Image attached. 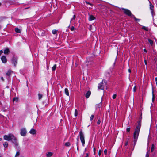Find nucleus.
I'll list each match as a JSON object with an SVG mask.
<instances>
[{"instance_id":"nucleus-20","label":"nucleus","mask_w":157,"mask_h":157,"mask_svg":"<svg viewBox=\"0 0 157 157\" xmlns=\"http://www.w3.org/2000/svg\"><path fill=\"white\" fill-rule=\"evenodd\" d=\"M148 41L149 42L151 46H152L153 44V41L150 39H148Z\"/></svg>"},{"instance_id":"nucleus-34","label":"nucleus","mask_w":157,"mask_h":157,"mask_svg":"<svg viewBox=\"0 0 157 157\" xmlns=\"http://www.w3.org/2000/svg\"><path fill=\"white\" fill-rule=\"evenodd\" d=\"M116 94H114L113 95L112 98L113 99H114L116 98Z\"/></svg>"},{"instance_id":"nucleus-8","label":"nucleus","mask_w":157,"mask_h":157,"mask_svg":"<svg viewBox=\"0 0 157 157\" xmlns=\"http://www.w3.org/2000/svg\"><path fill=\"white\" fill-rule=\"evenodd\" d=\"M17 59L14 57L12 59V63L14 64V65L15 66L17 63Z\"/></svg>"},{"instance_id":"nucleus-35","label":"nucleus","mask_w":157,"mask_h":157,"mask_svg":"<svg viewBox=\"0 0 157 157\" xmlns=\"http://www.w3.org/2000/svg\"><path fill=\"white\" fill-rule=\"evenodd\" d=\"M136 91V86H135L133 88V91L134 92H135Z\"/></svg>"},{"instance_id":"nucleus-22","label":"nucleus","mask_w":157,"mask_h":157,"mask_svg":"<svg viewBox=\"0 0 157 157\" xmlns=\"http://www.w3.org/2000/svg\"><path fill=\"white\" fill-rule=\"evenodd\" d=\"M132 17H133L134 18L135 20L137 21H140V19H139L136 18L133 15H132Z\"/></svg>"},{"instance_id":"nucleus-55","label":"nucleus","mask_w":157,"mask_h":157,"mask_svg":"<svg viewBox=\"0 0 157 157\" xmlns=\"http://www.w3.org/2000/svg\"><path fill=\"white\" fill-rule=\"evenodd\" d=\"M1 140H2V138H0V141H1Z\"/></svg>"},{"instance_id":"nucleus-40","label":"nucleus","mask_w":157,"mask_h":157,"mask_svg":"<svg viewBox=\"0 0 157 157\" xmlns=\"http://www.w3.org/2000/svg\"><path fill=\"white\" fill-rule=\"evenodd\" d=\"M100 122H101V121L99 119L97 121L98 124H99L100 123Z\"/></svg>"},{"instance_id":"nucleus-19","label":"nucleus","mask_w":157,"mask_h":157,"mask_svg":"<svg viewBox=\"0 0 157 157\" xmlns=\"http://www.w3.org/2000/svg\"><path fill=\"white\" fill-rule=\"evenodd\" d=\"M142 29L145 30V31H148V28L147 27H145V26H143L142 27Z\"/></svg>"},{"instance_id":"nucleus-31","label":"nucleus","mask_w":157,"mask_h":157,"mask_svg":"<svg viewBox=\"0 0 157 157\" xmlns=\"http://www.w3.org/2000/svg\"><path fill=\"white\" fill-rule=\"evenodd\" d=\"M102 150H99L98 151V155L100 156Z\"/></svg>"},{"instance_id":"nucleus-47","label":"nucleus","mask_w":157,"mask_h":157,"mask_svg":"<svg viewBox=\"0 0 157 157\" xmlns=\"http://www.w3.org/2000/svg\"><path fill=\"white\" fill-rule=\"evenodd\" d=\"M1 78V79H2V81H3L4 80V78H3V77H2Z\"/></svg>"},{"instance_id":"nucleus-5","label":"nucleus","mask_w":157,"mask_h":157,"mask_svg":"<svg viewBox=\"0 0 157 157\" xmlns=\"http://www.w3.org/2000/svg\"><path fill=\"white\" fill-rule=\"evenodd\" d=\"M121 9L124 10V12L125 14L127 15L128 16H131L132 17V15L131 11L125 9L124 8H122Z\"/></svg>"},{"instance_id":"nucleus-11","label":"nucleus","mask_w":157,"mask_h":157,"mask_svg":"<svg viewBox=\"0 0 157 157\" xmlns=\"http://www.w3.org/2000/svg\"><path fill=\"white\" fill-rule=\"evenodd\" d=\"M10 52L8 48H6L5 49L4 52V53L5 54H9Z\"/></svg>"},{"instance_id":"nucleus-45","label":"nucleus","mask_w":157,"mask_h":157,"mask_svg":"<svg viewBox=\"0 0 157 157\" xmlns=\"http://www.w3.org/2000/svg\"><path fill=\"white\" fill-rule=\"evenodd\" d=\"M128 144V142H127L125 144V146H127Z\"/></svg>"},{"instance_id":"nucleus-4","label":"nucleus","mask_w":157,"mask_h":157,"mask_svg":"<svg viewBox=\"0 0 157 157\" xmlns=\"http://www.w3.org/2000/svg\"><path fill=\"white\" fill-rule=\"evenodd\" d=\"M107 82L106 81L103 80L101 82L98 84V88L99 89H104L107 84Z\"/></svg>"},{"instance_id":"nucleus-41","label":"nucleus","mask_w":157,"mask_h":157,"mask_svg":"<svg viewBox=\"0 0 157 157\" xmlns=\"http://www.w3.org/2000/svg\"><path fill=\"white\" fill-rule=\"evenodd\" d=\"M89 155V153H86V156L85 157H88Z\"/></svg>"},{"instance_id":"nucleus-10","label":"nucleus","mask_w":157,"mask_h":157,"mask_svg":"<svg viewBox=\"0 0 157 157\" xmlns=\"http://www.w3.org/2000/svg\"><path fill=\"white\" fill-rule=\"evenodd\" d=\"M52 153L51 152H47L46 153V155L47 157H50L52 156Z\"/></svg>"},{"instance_id":"nucleus-51","label":"nucleus","mask_w":157,"mask_h":157,"mask_svg":"<svg viewBox=\"0 0 157 157\" xmlns=\"http://www.w3.org/2000/svg\"><path fill=\"white\" fill-rule=\"evenodd\" d=\"M145 64L146 65L147 64V63H146V61L145 60Z\"/></svg>"},{"instance_id":"nucleus-30","label":"nucleus","mask_w":157,"mask_h":157,"mask_svg":"<svg viewBox=\"0 0 157 157\" xmlns=\"http://www.w3.org/2000/svg\"><path fill=\"white\" fill-rule=\"evenodd\" d=\"M151 13L152 16L153 17V15L155 14V12L154 11V10H151Z\"/></svg>"},{"instance_id":"nucleus-3","label":"nucleus","mask_w":157,"mask_h":157,"mask_svg":"<svg viewBox=\"0 0 157 157\" xmlns=\"http://www.w3.org/2000/svg\"><path fill=\"white\" fill-rule=\"evenodd\" d=\"M80 139L83 146H84L85 140L84 139V135L82 130H81L79 133Z\"/></svg>"},{"instance_id":"nucleus-44","label":"nucleus","mask_w":157,"mask_h":157,"mask_svg":"<svg viewBox=\"0 0 157 157\" xmlns=\"http://www.w3.org/2000/svg\"><path fill=\"white\" fill-rule=\"evenodd\" d=\"M93 150H94V155H95V151H96L95 148H94Z\"/></svg>"},{"instance_id":"nucleus-7","label":"nucleus","mask_w":157,"mask_h":157,"mask_svg":"<svg viewBox=\"0 0 157 157\" xmlns=\"http://www.w3.org/2000/svg\"><path fill=\"white\" fill-rule=\"evenodd\" d=\"M1 59L2 62L4 63H6L7 62V59L5 56H2L1 58Z\"/></svg>"},{"instance_id":"nucleus-54","label":"nucleus","mask_w":157,"mask_h":157,"mask_svg":"<svg viewBox=\"0 0 157 157\" xmlns=\"http://www.w3.org/2000/svg\"><path fill=\"white\" fill-rule=\"evenodd\" d=\"M77 148H78V144H77Z\"/></svg>"},{"instance_id":"nucleus-13","label":"nucleus","mask_w":157,"mask_h":157,"mask_svg":"<svg viewBox=\"0 0 157 157\" xmlns=\"http://www.w3.org/2000/svg\"><path fill=\"white\" fill-rule=\"evenodd\" d=\"M91 94V92L90 91H88L87 93L86 94L85 96L87 98H88Z\"/></svg>"},{"instance_id":"nucleus-28","label":"nucleus","mask_w":157,"mask_h":157,"mask_svg":"<svg viewBox=\"0 0 157 157\" xmlns=\"http://www.w3.org/2000/svg\"><path fill=\"white\" fill-rule=\"evenodd\" d=\"M154 146L153 144H152V146H151V152H152L153 151L154 149Z\"/></svg>"},{"instance_id":"nucleus-27","label":"nucleus","mask_w":157,"mask_h":157,"mask_svg":"<svg viewBox=\"0 0 157 157\" xmlns=\"http://www.w3.org/2000/svg\"><path fill=\"white\" fill-rule=\"evenodd\" d=\"M20 155V153L19 152H17L15 155V157H18Z\"/></svg>"},{"instance_id":"nucleus-57","label":"nucleus","mask_w":157,"mask_h":157,"mask_svg":"<svg viewBox=\"0 0 157 157\" xmlns=\"http://www.w3.org/2000/svg\"><path fill=\"white\" fill-rule=\"evenodd\" d=\"M1 104V102H0V104Z\"/></svg>"},{"instance_id":"nucleus-43","label":"nucleus","mask_w":157,"mask_h":157,"mask_svg":"<svg viewBox=\"0 0 157 157\" xmlns=\"http://www.w3.org/2000/svg\"><path fill=\"white\" fill-rule=\"evenodd\" d=\"M146 157H149V155L148 153V152H147L146 155Z\"/></svg>"},{"instance_id":"nucleus-12","label":"nucleus","mask_w":157,"mask_h":157,"mask_svg":"<svg viewBox=\"0 0 157 157\" xmlns=\"http://www.w3.org/2000/svg\"><path fill=\"white\" fill-rule=\"evenodd\" d=\"M95 19V17L92 15H89V20L90 21H92L94 20Z\"/></svg>"},{"instance_id":"nucleus-15","label":"nucleus","mask_w":157,"mask_h":157,"mask_svg":"<svg viewBox=\"0 0 157 157\" xmlns=\"http://www.w3.org/2000/svg\"><path fill=\"white\" fill-rule=\"evenodd\" d=\"M76 16L75 15H74L73 16V17L71 18L70 20V23H71L72 22H73L75 20V19Z\"/></svg>"},{"instance_id":"nucleus-29","label":"nucleus","mask_w":157,"mask_h":157,"mask_svg":"<svg viewBox=\"0 0 157 157\" xmlns=\"http://www.w3.org/2000/svg\"><path fill=\"white\" fill-rule=\"evenodd\" d=\"M57 31L56 30H53L52 31V33L54 34H55L56 33Z\"/></svg>"},{"instance_id":"nucleus-39","label":"nucleus","mask_w":157,"mask_h":157,"mask_svg":"<svg viewBox=\"0 0 157 157\" xmlns=\"http://www.w3.org/2000/svg\"><path fill=\"white\" fill-rule=\"evenodd\" d=\"M130 128H127L126 131L128 132H129L130 131Z\"/></svg>"},{"instance_id":"nucleus-33","label":"nucleus","mask_w":157,"mask_h":157,"mask_svg":"<svg viewBox=\"0 0 157 157\" xmlns=\"http://www.w3.org/2000/svg\"><path fill=\"white\" fill-rule=\"evenodd\" d=\"M11 72L10 71H8L7 73H6V75H10V74H11Z\"/></svg>"},{"instance_id":"nucleus-17","label":"nucleus","mask_w":157,"mask_h":157,"mask_svg":"<svg viewBox=\"0 0 157 157\" xmlns=\"http://www.w3.org/2000/svg\"><path fill=\"white\" fill-rule=\"evenodd\" d=\"M3 146L5 148L7 147L8 146V143L6 142H4L3 144Z\"/></svg>"},{"instance_id":"nucleus-37","label":"nucleus","mask_w":157,"mask_h":157,"mask_svg":"<svg viewBox=\"0 0 157 157\" xmlns=\"http://www.w3.org/2000/svg\"><path fill=\"white\" fill-rule=\"evenodd\" d=\"M85 2H86V3L91 5V6H93L90 3H89V2H87V1H85Z\"/></svg>"},{"instance_id":"nucleus-1","label":"nucleus","mask_w":157,"mask_h":157,"mask_svg":"<svg viewBox=\"0 0 157 157\" xmlns=\"http://www.w3.org/2000/svg\"><path fill=\"white\" fill-rule=\"evenodd\" d=\"M5 140L7 141L11 140L12 142L14 144L15 146L17 147L18 144L17 142V140L14 136L12 134H9L8 135H5L3 136Z\"/></svg>"},{"instance_id":"nucleus-38","label":"nucleus","mask_w":157,"mask_h":157,"mask_svg":"<svg viewBox=\"0 0 157 157\" xmlns=\"http://www.w3.org/2000/svg\"><path fill=\"white\" fill-rule=\"evenodd\" d=\"M75 29V28L73 26H72L71 29V30L72 31L74 30Z\"/></svg>"},{"instance_id":"nucleus-56","label":"nucleus","mask_w":157,"mask_h":157,"mask_svg":"<svg viewBox=\"0 0 157 157\" xmlns=\"http://www.w3.org/2000/svg\"><path fill=\"white\" fill-rule=\"evenodd\" d=\"M156 85H157V82H156Z\"/></svg>"},{"instance_id":"nucleus-18","label":"nucleus","mask_w":157,"mask_h":157,"mask_svg":"<svg viewBox=\"0 0 157 157\" xmlns=\"http://www.w3.org/2000/svg\"><path fill=\"white\" fill-rule=\"evenodd\" d=\"M15 30L16 32L17 33H20V32H21L20 30L19 29H18V28H15Z\"/></svg>"},{"instance_id":"nucleus-49","label":"nucleus","mask_w":157,"mask_h":157,"mask_svg":"<svg viewBox=\"0 0 157 157\" xmlns=\"http://www.w3.org/2000/svg\"><path fill=\"white\" fill-rule=\"evenodd\" d=\"M128 72H129V73H130L131 72V70L130 69H128Z\"/></svg>"},{"instance_id":"nucleus-2","label":"nucleus","mask_w":157,"mask_h":157,"mask_svg":"<svg viewBox=\"0 0 157 157\" xmlns=\"http://www.w3.org/2000/svg\"><path fill=\"white\" fill-rule=\"evenodd\" d=\"M141 126V122L140 121L138 123V125L136 126L135 131L134 133V144H136L137 142Z\"/></svg>"},{"instance_id":"nucleus-59","label":"nucleus","mask_w":157,"mask_h":157,"mask_svg":"<svg viewBox=\"0 0 157 157\" xmlns=\"http://www.w3.org/2000/svg\"><path fill=\"white\" fill-rule=\"evenodd\" d=\"M0 157H1V156H0Z\"/></svg>"},{"instance_id":"nucleus-53","label":"nucleus","mask_w":157,"mask_h":157,"mask_svg":"<svg viewBox=\"0 0 157 157\" xmlns=\"http://www.w3.org/2000/svg\"><path fill=\"white\" fill-rule=\"evenodd\" d=\"M78 137L77 138V140L78 141Z\"/></svg>"},{"instance_id":"nucleus-16","label":"nucleus","mask_w":157,"mask_h":157,"mask_svg":"<svg viewBox=\"0 0 157 157\" xmlns=\"http://www.w3.org/2000/svg\"><path fill=\"white\" fill-rule=\"evenodd\" d=\"M149 3H150V9L151 10H153V8H154L153 6L152 5V4L150 2Z\"/></svg>"},{"instance_id":"nucleus-52","label":"nucleus","mask_w":157,"mask_h":157,"mask_svg":"<svg viewBox=\"0 0 157 157\" xmlns=\"http://www.w3.org/2000/svg\"><path fill=\"white\" fill-rule=\"evenodd\" d=\"M86 148L85 149V151L86 152Z\"/></svg>"},{"instance_id":"nucleus-24","label":"nucleus","mask_w":157,"mask_h":157,"mask_svg":"<svg viewBox=\"0 0 157 157\" xmlns=\"http://www.w3.org/2000/svg\"><path fill=\"white\" fill-rule=\"evenodd\" d=\"M77 115H78V111L76 109H75V110L74 115L75 117H76L77 116Z\"/></svg>"},{"instance_id":"nucleus-46","label":"nucleus","mask_w":157,"mask_h":157,"mask_svg":"<svg viewBox=\"0 0 157 157\" xmlns=\"http://www.w3.org/2000/svg\"><path fill=\"white\" fill-rule=\"evenodd\" d=\"M3 52L2 50H1L0 51V55H1V54L3 53Z\"/></svg>"},{"instance_id":"nucleus-32","label":"nucleus","mask_w":157,"mask_h":157,"mask_svg":"<svg viewBox=\"0 0 157 157\" xmlns=\"http://www.w3.org/2000/svg\"><path fill=\"white\" fill-rule=\"evenodd\" d=\"M94 115H92L91 116V117H90V121H92L93 118H94Z\"/></svg>"},{"instance_id":"nucleus-23","label":"nucleus","mask_w":157,"mask_h":157,"mask_svg":"<svg viewBox=\"0 0 157 157\" xmlns=\"http://www.w3.org/2000/svg\"><path fill=\"white\" fill-rule=\"evenodd\" d=\"M56 64H55L52 67V71H55L56 68Z\"/></svg>"},{"instance_id":"nucleus-6","label":"nucleus","mask_w":157,"mask_h":157,"mask_svg":"<svg viewBox=\"0 0 157 157\" xmlns=\"http://www.w3.org/2000/svg\"><path fill=\"white\" fill-rule=\"evenodd\" d=\"M27 133L26 129L25 128H23L21 129L20 134L21 135L23 136H24L26 135Z\"/></svg>"},{"instance_id":"nucleus-48","label":"nucleus","mask_w":157,"mask_h":157,"mask_svg":"<svg viewBox=\"0 0 157 157\" xmlns=\"http://www.w3.org/2000/svg\"><path fill=\"white\" fill-rule=\"evenodd\" d=\"M144 51L145 52H147V51L145 49H144Z\"/></svg>"},{"instance_id":"nucleus-21","label":"nucleus","mask_w":157,"mask_h":157,"mask_svg":"<svg viewBox=\"0 0 157 157\" xmlns=\"http://www.w3.org/2000/svg\"><path fill=\"white\" fill-rule=\"evenodd\" d=\"M18 100V98L17 97L14 98L13 99V101L17 102Z\"/></svg>"},{"instance_id":"nucleus-42","label":"nucleus","mask_w":157,"mask_h":157,"mask_svg":"<svg viewBox=\"0 0 157 157\" xmlns=\"http://www.w3.org/2000/svg\"><path fill=\"white\" fill-rule=\"evenodd\" d=\"M154 94H153V97H152V101H154Z\"/></svg>"},{"instance_id":"nucleus-25","label":"nucleus","mask_w":157,"mask_h":157,"mask_svg":"<svg viewBox=\"0 0 157 157\" xmlns=\"http://www.w3.org/2000/svg\"><path fill=\"white\" fill-rule=\"evenodd\" d=\"M70 145H71V144L69 142H66L65 144V145L66 146L69 147V146H70Z\"/></svg>"},{"instance_id":"nucleus-36","label":"nucleus","mask_w":157,"mask_h":157,"mask_svg":"<svg viewBox=\"0 0 157 157\" xmlns=\"http://www.w3.org/2000/svg\"><path fill=\"white\" fill-rule=\"evenodd\" d=\"M104 153L105 155L107 154V150L106 149H105L104 151Z\"/></svg>"},{"instance_id":"nucleus-26","label":"nucleus","mask_w":157,"mask_h":157,"mask_svg":"<svg viewBox=\"0 0 157 157\" xmlns=\"http://www.w3.org/2000/svg\"><path fill=\"white\" fill-rule=\"evenodd\" d=\"M38 95V98L39 100H40L42 98V95L41 94H39Z\"/></svg>"},{"instance_id":"nucleus-14","label":"nucleus","mask_w":157,"mask_h":157,"mask_svg":"<svg viewBox=\"0 0 157 157\" xmlns=\"http://www.w3.org/2000/svg\"><path fill=\"white\" fill-rule=\"evenodd\" d=\"M64 92L68 96H69V93L67 89L65 88L64 90Z\"/></svg>"},{"instance_id":"nucleus-58","label":"nucleus","mask_w":157,"mask_h":157,"mask_svg":"<svg viewBox=\"0 0 157 157\" xmlns=\"http://www.w3.org/2000/svg\"><path fill=\"white\" fill-rule=\"evenodd\" d=\"M1 5V3H0V6Z\"/></svg>"},{"instance_id":"nucleus-50","label":"nucleus","mask_w":157,"mask_h":157,"mask_svg":"<svg viewBox=\"0 0 157 157\" xmlns=\"http://www.w3.org/2000/svg\"><path fill=\"white\" fill-rule=\"evenodd\" d=\"M155 80L156 82H157V77L155 78Z\"/></svg>"},{"instance_id":"nucleus-9","label":"nucleus","mask_w":157,"mask_h":157,"mask_svg":"<svg viewBox=\"0 0 157 157\" xmlns=\"http://www.w3.org/2000/svg\"><path fill=\"white\" fill-rule=\"evenodd\" d=\"M29 132L31 134L34 135L36 134V130L32 128L31 129Z\"/></svg>"}]
</instances>
